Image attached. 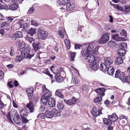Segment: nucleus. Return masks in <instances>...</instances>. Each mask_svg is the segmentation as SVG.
<instances>
[{
  "label": "nucleus",
  "instance_id": "obj_1",
  "mask_svg": "<svg viewBox=\"0 0 130 130\" xmlns=\"http://www.w3.org/2000/svg\"><path fill=\"white\" fill-rule=\"evenodd\" d=\"M48 32L44 30L43 27L40 28L37 31V36L39 39L42 40H45L48 35Z\"/></svg>",
  "mask_w": 130,
  "mask_h": 130
},
{
  "label": "nucleus",
  "instance_id": "obj_2",
  "mask_svg": "<svg viewBox=\"0 0 130 130\" xmlns=\"http://www.w3.org/2000/svg\"><path fill=\"white\" fill-rule=\"evenodd\" d=\"M100 109L97 110V108L95 106H94L92 108L91 112L93 116L95 117L94 119L95 118V117L100 115V114H102L101 112L103 108L101 106H100Z\"/></svg>",
  "mask_w": 130,
  "mask_h": 130
},
{
  "label": "nucleus",
  "instance_id": "obj_3",
  "mask_svg": "<svg viewBox=\"0 0 130 130\" xmlns=\"http://www.w3.org/2000/svg\"><path fill=\"white\" fill-rule=\"evenodd\" d=\"M109 35L108 33L103 34L101 39L99 40L98 43L100 44H104L106 43L109 40Z\"/></svg>",
  "mask_w": 130,
  "mask_h": 130
},
{
  "label": "nucleus",
  "instance_id": "obj_4",
  "mask_svg": "<svg viewBox=\"0 0 130 130\" xmlns=\"http://www.w3.org/2000/svg\"><path fill=\"white\" fill-rule=\"evenodd\" d=\"M42 92L43 94V96L49 98H50V97L51 96V93L49 90L44 85H42Z\"/></svg>",
  "mask_w": 130,
  "mask_h": 130
},
{
  "label": "nucleus",
  "instance_id": "obj_5",
  "mask_svg": "<svg viewBox=\"0 0 130 130\" xmlns=\"http://www.w3.org/2000/svg\"><path fill=\"white\" fill-rule=\"evenodd\" d=\"M119 79L123 82L130 83V76H126L123 73H121L119 76Z\"/></svg>",
  "mask_w": 130,
  "mask_h": 130
},
{
  "label": "nucleus",
  "instance_id": "obj_6",
  "mask_svg": "<svg viewBox=\"0 0 130 130\" xmlns=\"http://www.w3.org/2000/svg\"><path fill=\"white\" fill-rule=\"evenodd\" d=\"M23 35L22 32L20 31H17L11 37V39L13 40H15L19 38L22 37Z\"/></svg>",
  "mask_w": 130,
  "mask_h": 130
},
{
  "label": "nucleus",
  "instance_id": "obj_7",
  "mask_svg": "<svg viewBox=\"0 0 130 130\" xmlns=\"http://www.w3.org/2000/svg\"><path fill=\"white\" fill-rule=\"evenodd\" d=\"M64 100L66 104H68L69 105H73L76 104L77 102V99L74 97L68 100L64 99Z\"/></svg>",
  "mask_w": 130,
  "mask_h": 130
},
{
  "label": "nucleus",
  "instance_id": "obj_8",
  "mask_svg": "<svg viewBox=\"0 0 130 130\" xmlns=\"http://www.w3.org/2000/svg\"><path fill=\"white\" fill-rule=\"evenodd\" d=\"M20 116L19 114L16 112L15 113L13 119L14 122L17 124H19L20 123L21 119L20 117Z\"/></svg>",
  "mask_w": 130,
  "mask_h": 130
},
{
  "label": "nucleus",
  "instance_id": "obj_9",
  "mask_svg": "<svg viewBox=\"0 0 130 130\" xmlns=\"http://www.w3.org/2000/svg\"><path fill=\"white\" fill-rule=\"evenodd\" d=\"M55 110L54 109L51 110H47L45 112V117L48 118H52L54 115V112Z\"/></svg>",
  "mask_w": 130,
  "mask_h": 130
},
{
  "label": "nucleus",
  "instance_id": "obj_10",
  "mask_svg": "<svg viewBox=\"0 0 130 130\" xmlns=\"http://www.w3.org/2000/svg\"><path fill=\"white\" fill-rule=\"evenodd\" d=\"M48 106L51 107H54L55 105V102L54 99L52 98H50L48 99Z\"/></svg>",
  "mask_w": 130,
  "mask_h": 130
},
{
  "label": "nucleus",
  "instance_id": "obj_11",
  "mask_svg": "<svg viewBox=\"0 0 130 130\" xmlns=\"http://www.w3.org/2000/svg\"><path fill=\"white\" fill-rule=\"evenodd\" d=\"M32 45L35 52L37 51L39 49H40L41 47L40 43L38 42H33Z\"/></svg>",
  "mask_w": 130,
  "mask_h": 130
},
{
  "label": "nucleus",
  "instance_id": "obj_12",
  "mask_svg": "<svg viewBox=\"0 0 130 130\" xmlns=\"http://www.w3.org/2000/svg\"><path fill=\"white\" fill-rule=\"evenodd\" d=\"M105 90V89L104 88H101L95 89V91L99 94V95L103 96L105 95L104 92Z\"/></svg>",
  "mask_w": 130,
  "mask_h": 130
},
{
  "label": "nucleus",
  "instance_id": "obj_13",
  "mask_svg": "<svg viewBox=\"0 0 130 130\" xmlns=\"http://www.w3.org/2000/svg\"><path fill=\"white\" fill-rule=\"evenodd\" d=\"M85 59L87 60V61L89 62H92L94 61L95 57L94 55L90 54L88 55Z\"/></svg>",
  "mask_w": 130,
  "mask_h": 130
},
{
  "label": "nucleus",
  "instance_id": "obj_14",
  "mask_svg": "<svg viewBox=\"0 0 130 130\" xmlns=\"http://www.w3.org/2000/svg\"><path fill=\"white\" fill-rule=\"evenodd\" d=\"M26 107L29 109L30 112L32 113L34 111V106L31 102H30L29 103H28Z\"/></svg>",
  "mask_w": 130,
  "mask_h": 130
},
{
  "label": "nucleus",
  "instance_id": "obj_15",
  "mask_svg": "<svg viewBox=\"0 0 130 130\" xmlns=\"http://www.w3.org/2000/svg\"><path fill=\"white\" fill-rule=\"evenodd\" d=\"M89 67L92 71H96L98 70L99 66L96 63L94 62L91 63Z\"/></svg>",
  "mask_w": 130,
  "mask_h": 130
},
{
  "label": "nucleus",
  "instance_id": "obj_16",
  "mask_svg": "<svg viewBox=\"0 0 130 130\" xmlns=\"http://www.w3.org/2000/svg\"><path fill=\"white\" fill-rule=\"evenodd\" d=\"M104 62L105 64L108 66L110 65L113 63L112 60L108 57H106L104 58Z\"/></svg>",
  "mask_w": 130,
  "mask_h": 130
},
{
  "label": "nucleus",
  "instance_id": "obj_17",
  "mask_svg": "<svg viewBox=\"0 0 130 130\" xmlns=\"http://www.w3.org/2000/svg\"><path fill=\"white\" fill-rule=\"evenodd\" d=\"M108 118L112 122L116 121L118 118L117 115L114 113L112 115L108 116Z\"/></svg>",
  "mask_w": 130,
  "mask_h": 130
},
{
  "label": "nucleus",
  "instance_id": "obj_18",
  "mask_svg": "<svg viewBox=\"0 0 130 130\" xmlns=\"http://www.w3.org/2000/svg\"><path fill=\"white\" fill-rule=\"evenodd\" d=\"M112 37L113 40L117 41H121L123 40V38L120 37L118 34H116L112 36Z\"/></svg>",
  "mask_w": 130,
  "mask_h": 130
},
{
  "label": "nucleus",
  "instance_id": "obj_19",
  "mask_svg": "<svg viewBox=\"0 0 130 130\" xmlns=\"http://www.w3.org/2000/svg\"><path fill=\"white\" fill-rule=\"evenodd\" d=\"M18 5L16 3H13L9 6V9L12 10H14L17 8Z\"/></svg>",
  "mask_w": 130,
  "mask_h": 130
},
{
  "label": "nucleus",
  "instance_id": "obj_20",
  "mask_svg": "<svg viewBox=\"0 0 130 130\" xmlns=\"http://www.w3.org/2000/svg\"><path fill=\"white\" fill-rule=\"evenodd\" d=\"M49 98L42 95L40 99V101L43 104L46 105L48 102Z\"/></svg>",
  "mask_w": 130,
  "mask_h": 130
},
{
  "label": "nucleus",
  "instance_id": "obj_21",
  "mask_svg": "<svg viewBox=\"0 0 130 130\" xmlns=\"http://www.w3.org/2000/svg\"><path fill=\"white\" fill-rule=\"evenodd\" d=\"M107 73L110 75H112L114 72V69L112 66H109L107 68Z\"/></svg>",
  "mask_w": 130,
  "mask_h": 130
},
{
  "label": "nucleus",
  "instance_id": "obj_22",
  "mask_svg": "<svg viewBox=\"0 0 130 130\" xmlns=\"http://www.w3.org/2000/svg\"><path fill=\"white\" fill-rule=\"evenodd\" d=\"M27 111L26 108L22 109L20 111V115L21 117L23 116L25 117L27 115Z\"/></svg>",
  "mask_w": 130,
  "mask_h": 130
},
{
  "label": "nucleus",
  "instance_id": "obj_23",
  "mask_svg": "<svg viewBox=\"0 0 130 130\" xmlns=\"http://www.w3.org/2000/svg\"><path fill=\"white\" fill-rule=\"evenodd\" d=\"M27 31L28 34L31 36H32L36 33V29L32 27L28 29Z\"/></svg>",
  "mask_w": 130,
  "mask_h": 130
},
{
  "label": "nucleus",
  "instance_id": "obj_24",
  "mask_svg": "<svg viewBox=\"0 0 130 130\" xmlns=\"http://www.w3.org/2000/svg\"><path fill=\"white\" fill-rule=\"evenodd\" d=\"M115 62L117 64H119L122 63L123 62V60L122 58L120 57H117L115 59Z\"/></svg>",
  "mask_w": 130,
  "mask_h": 130
},
{
  "label": "nucleus",
  "instance_id": "obj_25",
  "mask_svg": "<svg viewBox=\"0 0 130 130\" xmlns=\"http://www.w3.org/2000/svg\"><path fill=\"white\" fill-rule=\"evenodd\" d=\"M55 78L56 81L58 83H61L63 80L62 77L59 74H56L55 75Z\"/></svg>",
  "mask_w": 130,
  "mask_h": 130
},
{
  "label": "nucleus",
  "instance_id": "obj_26",
  "mask_svg": "<svg viewBox=\"0 0 130 130\" xmlns=\"http://www.w3.org/2000/svg\"><path fill=\"white\" fill-rule=\"evenodd\" d=\"M34 53L33 51H30L26 55L25 58L30 59L32 57H33L34 56Z\"/></svg>",
  "mask_w": 130,
  "mask_h": 130
},
{
  "label": "nucleus",
  "instance_id": "obj_27",
  "mask_svg": "<svg viewBox=\"0 0 130 130\" xmlns=\"http://www.w3.org/2000/svg\"><path fill=\"white\" fill-rule=\"evenodd\" d=\"M30 50V48L28 46H27L25 47L23 50V54L24 55L25 57L26 55L29 52Z\"/></svg>",
  "mask_w": 130,
  "mask_h": 130
},
{
  "label": "nucleus",
  "instance_id": "obj_28",
  "mask_svg": "<svg viewBox=\"0 0 130 130\" xmlns=\"http://www.w3.org/2000/svg\"><path fill=\"white\" fill-rule=\"evenodd\" d=\"M59 34L60 38H62L64 37V35H65L66 32L64 30L63 28L61 30L59 31Z\"/></svg>",
  "mask_w": 130,
  "mask_h": 130
},
{
  "label": "nucleus",
  "instance_id": "obj_29",
  "mask_svg": "<svg viewBox=\"0 0 130 130\" xmlns=\"http://www.w3.org/2000/svg\"><path fill=\"white\" fill-rule=\"evenodd\" d=\"M55 94L61 98L63 99L64 98L63 95L62 94L61 92L59 90H56Z\"/></svg>",
  "mask_w": 130,
  "mask_h": 130
},
{
  "label": "nucleus",
  "instance_id": "obj_30",
  "mask_svg": "<svg viewBox=\"0 0 130 130\" xmlns=\"http://www.w3.org/2000/svg\"><path fill=\"white\" fill-rule=\"evenodd\" d=\"M23 54H22L21 55L17 56L15 58L16 60L18 61L19 62L25 58V57L24 55L23 56Z\"/></svg>",
  "mask_w": 130,
  "mask_h": 130
},
{
  "label": "nucleus",
  "instance_id": "obj_31",
  "mask_svg": "<svg viewBox=\"0 0 130 130\" xmlns=\"http://www.w3.org/2000/svg\"><path fill=\"white\" fill-rule=\"evenodd\" d=\"M105 64V63H101L100 66V68L101 70L104 71H105L107 69V66Z\"/></svg>",
  "mask_w": 130,
  "mask_h": 130
},
{
  "label": "nucleus",
  "instance_id": "obj_32",
  "mask_svg": "<svg viewBox=\"0 0 130 130\" xmlns=\"http://www.w3.org/2000/svg\"><path fill=\"white\" fill-rule=\"evenodd\" d=\"M94 48V47L93 45L90 44L88 45L86 49L89 53L92 52V51Z\"/></svg>",
  "mask_w": 130,
  "mask_h": 130
},
{
  "label": "nucleus",
  "instance_id": "obj_33",
  "mask_svg": "<svg viewBox=\"0 0 130 130\" xmlns=\"http://www.w3.org/2000/svg\"><path fill=\"white\" fill-rule=\"evenodd\" d=\"M81 54L83 56H85L90 53L87 50L86 48H83L81 52Z\"/></svg>",
  "mask_w": 130,
  "mask_h": 130
},
{
  "label": "nucleus",
  "instance_id": "obj_34",
  "mask_svg": "<svg viewBox=\"0 0 130 130\" xmlns=\"http://www.w3.org/2000/svg\"><path fill=\"white\" fill-rule=\"evenodd\" d=\"M68 1V0H58V3L60 5H65Z\"/></svg>",
  "mask_w": 130,
  "mask_h": 130
},
{
  "label": "nucleus",
  "instance_id": "obj_35",
  "mask_svg": "<svg viewBox=\"0 0 130 130\" xmlns=\"http://www.w3.org/2000/svg\"><path fill=\"white\" fill-rule=\"evenodd\" d=\"M103 122L105 124L110 125L112 123L110 119H107L104 118L103 120Z\"/></svg>",
  "mask_w": 130,
  "mask_h": 130
},
{
  "label": "nucleus",
  "instance_id": "obj_36",
  "mask_svg": "<svg viewBox=\"0 0 130 130\" xmlns=\"http://www.w3.org/2000/svg\"><path fill=\"white\" fill-rule=\"evenodd\" d=\"M26 40L29 41V42L30 43H32V42H34L35 39L33 38L30 37H29L28 36H26Z\"/></svg>",
  "mask_w": 130,
  "mask_h": 130
},
{
  "label": "nucleus",
  "instance_id": "obj_37",
  "mask_svg": "<svg viewBox=\"0 0 130 130\" xmlns=\"http://www.w3.org/2000/svg\"><path fill=\"white\" fill-rule=\"evenodd\" d=\"M9 26V24L7 22H4L2 23L1 27L3 28L7 27Z\"/></svg>",
  "mask_w": 130,
  "mask_h": 130
},
{
  "label": "nucleus",
  "instance_id": "obj_38",
  "mask_svg": "<svg viewBox=\"0 0 130 130\" xmlns=\"http://www.w3.org/2000/svg\"><path fill=\"white\" fill-rule=\"evenodd\" d=\"M58 108L60 110H62L64 107V105L62 103H59L57 105Z\"/></svg>",
  "mask_w": 130,
  "mask_h": 130
},
{
  "label": "nucleus",
  "instance_id": "obj_39",
  "mask_svg": "<svg viewBox=\"0 0 130 130\" xmlns=\"http://www.w3.org/2000/svg\"><path fill=\"white\" fill-rule=\"evenodd\" d=\"M102 100V98L101 96H98L94 98V101L95 103H99L100 102H101Z\"/></svg>",
  "mask_w": 130,
  "mask_h": 130
},
{
  "label": "nucleus",
  "instance_id": "obj_40",
  "mask_svg": "<svg viewBox=\"0 0 130 130\" xmlns=\"http://www.w3.org/2000/svg\"><path fill=\"white\" fill-rule=\"evenodd\" d=\"M27 24L26 23H24L23 24H22V25L20 26V27L22 28L24 31H26L27 30L26 28H27Z\"/></svg>",
  "mask_w": 130,
  "mask_h": 130
},
{
  "label": "nucleus",
  "instance_id": "obj_41",
  "mask_svg": "<svg viewBox=\"0 0 130 130\" xmlns=\"http://www.w3.org/2000/svg\"><path fill=\"white\" fill-rule=\"evenodd\" d=\"M75 52H71L70 53V57L71 58V60L72 61L74 60V59L75 57Z\"/></svg>",
  "mask_w": 130,
  "mask_h": 130
},
{
  "label": "nucleus",
  "instance_id": "obj_42",
  "mask_svg": "<svg viewBox=\"0 0 130 130\" xmlns=\"http://www.w3.org/2000/svg\"><path fill=\"white\" fill-rule=\"evenodd\" d=\"M55 110V112H54V115H56L57 116L59 117L61 115V112L60 111H58L55 109H54Z\"/></svg>",
  "mask_w": 130,
  "mask_h": 130
},
{
  "label": "nucleus",
  "instance_id": "obj_43",
  "mask_svg": "<svg viewBox=\"0 0 130 130\" xmlns=\"http://www.w3.org/2000/svg\"><path fill=\"white\" fill-rule=\"evenodd\" d=\"M71 82L74 84H76L78 83L77 77L76 76L74 75L73 76Z\"/></svg>",
  "mask_w": 130,
  "mask_h": 130
},
{
  "label": "nucleus",
  "instance_id": "obj_44",
  "mask_svg": "<svg viewBox=\"0 0 130 130\" xmlns=\"http://www.w3.org/2000/svg\"><path fill=\"white\" fill-rule=\"evenodd\" d=\"M21 117V121H22V123H26L29 121V120H27L24 116H23Z\"/></svg>",
  "mask_w": 130,
  "mask_h": 130
},
{
  "label": "nucleus",
  "instance_id": "obj_45",
  "mask_svg": "<svg viewBox=\"0 0 130 130\" xmlns=\"http://www.w3.org/2000/svg\"><path fill=\"white\" fill-rule=\"evenodd\" d=\"M6 116L7 119L8 120H9L10 122H12V121L10 116V112H8V114L6 115Z\"/></svg>",
  "mask_w": 130,
  "mask_h": 130
},
{
  "label": "nucleus",
  "instance_id": "obj_46",
  "mask_svg": "<svg viewBox=\"0 0 130 130\" xmlns=\"http://www.w3.org/2000/svg\"><path fill=\"white\" fill-rule=\"evenodd\" d=\"M121 72H120V71L118 70H117L115 74V78H119V75Z\"/></svg>",
  "mask_w": 130,
  "mask_h": 130
},
{
  "label": "nucleus",
  "instance_id": "obj_47",
  "mask_svg": "<svg viewBox=\"0 0 130 130\" xmlns=\"http://www.w3.org/2000/svg\"><path fill=\"white\" fill-rule=\"evenodd\" d=\"M66 9L68 11H70V9H69L70 8V7L71 6V4L70 3H69L68 2H67V3H66Z\"/></svg>",
  "mask_w": 130,
  "mask_h": 130
},
{
  "label": "nucleus",
  "instance_id": "obj_48",
  "mask_svg": "<svg viewBox=\"0 0 130 130\" xmlns=\"http://www.w3.org/2000/svg\"><path fill=\"white\" fill-rule=\"evenodd\" d=\"M120 34L122 36L125 37L126 36V32L124 29H122L121 31L120 32Z\"/></svg>",
  "mask_w": 130,
  "mask_h": 130
},
{
  "label": "nucleus",
  "instance_id": "obj_49",
  "mask_svg": "<svg viewBox=\"0 0 130 130\" xmlns=\"http://www.w3.org/2000/svg\"><path fill=\"white\" fill-rule=\"evenodd\" d=\"M45 116L43 113H41V114H39L37 116V117L39 119H43L44 118Z\"/></svg>",
  "mask_w": 130,
  "mask_h": 130
},
{
  "label": "nucleus",
  "instance_id": "obj_50",
  "mask_svg": "<svg viewBox=\"0 0 130 130\" xmlns=\"http://www.w3.org/2000/svg\"><path fill=\"white\" fill-rule=\"evenodd\" d=\"M35 11V9L33 7H31L30 9H29L27 12V13H28L30 14L32 13Z\"/></svg>",
  "mask_w": 130,
  "mask_h": 130
},
{
  "label": "nucleus",
  "instance_id": "obj_51",
  "mask_svg": "<svg viewBox=\"0 0 130 130\" xmlns=\"http://www.w3.org/2000/svg\"><path fill=\"white\" fill-rule=\"evenodd\" d=\"M100 47L99 46H97L95 48L93 53L94 54H96L98 53V49Z\"/></svg>",
  "mask_w": 130,
  "mask_h": 130
},
{
  "label": "nucleus",
  "instance_id": "obj_52",
  "mask_svg": "<svg viewBox=\"0 0 130 130\" xmlns=\"http://www.w3.org/2000/svg\"><path fill=\"white\" fill-rule=\"evenodd\" d=\"M26 92L28 93H33V91L32 88H29L27 89L26 90Z\"/></svg>",
  "mask_w": 130,
  "mask_h": 130
},
{
  "label": "nucleus",
  "instance_id": "obj_53",
  "mask_svg": "<svg viewBox=\"0 0 130 130\" xmlns=\"http://www.w3.org/2000/svg\"><path fill=\"white\" fill-rule=\"evenodd\" d=\"M31 23L32 25L35 26H38V24L36 21L34 20H31Z\"/></svg>",
  "mask_w": 130,
  "mask_h": 130
},
{
  "label": "nucleus",
  "instance_id": "obj_54",
  "mask_svg": "<svg viewBox=\"0 0 130 130\" xmlns=\"http://www.w3.org/2000/svg\"><path fill=\"white\" fill-rule=\"evenodd\" d=\"M121 47L122 48H126L127 47V44L126 43H123L121 44Z\"/></svg>",
  "mask_w": 130,
  "mask_h": 130
},
{
  "label": "nucleus",
  "instance_id": "obj_55",
  "mask_svg": "<svg viewBox=\"0 0 130 130\" xmlns=\"http://www.w3.org/2000/svg\"><path fill=\"white\" fill-rule=\"evenodd\" d=\"M81 45L79 44H76L75 45V48L76 49H80Z\"/></svg>",
  "mask_w": 130,
  "mask_h": 130
},
{
  "label": "nucleus",
  "instance_id": "obj_56",
  "mask_svg": "<svg viewBox=\"0 0 130 130\" xmlns=\"http://www.w3.org/2000/svg\"><path fill=\"white\" fill-rule=\"evenodd\" d=\"M87 88V87L85 84H83L82 87V89L83 90H85Z\"/></svg>",
  "mask_w": 130,
  "mask_h": 130
},
{
  "label": "nucleus",
  "instance_id": "obj_57",
  "mask_svg": "<svg viewBox=\"0 0 130 130\" xmlns=\"http://www.w3.org/2000/svg\"><path fill=\"white\" fill-rule=\"evenodd\" d=\"M118 51L120 52H123L124 54H125V50L124 48H119Z\"/></svg>",
  "mask_w": 130,
  "mask_h": 130
},
{
  "label": "nucleus",
  "instance_id": "obj_58",
  "mask_svg": "<svg viewBox=\"0 0 130 130\" xmlns=\"http://www.w3.org/2000/svg\"><path fill=\"white\" fill-rule=\"evenodd\" d=\"M4 72L0 70V79H2L4 77Z\"/></svg>",
  "mask_w": 130,
  "mask_h": 130
},
{
  "label": "nucleus",
  "instance_id": "obj_59",
  "mask_svg": "<svg viewBox=\"0 0 130 130\" xmlns=\"http://www.w3.org/2000/svg\"><path fill=\"white\" fill-rule=\"evenodd\" d=\"M12 81L9 82L8 83V85L9 86V88H11L13 87V85H12Z\"/></svg>",
  "mask_w": 130,
  "mask_h": 130
},
{
  "label": "nucleus",
  "instance_id": "obj_60",
  "mask_svg": "<svg viewBox=\"0 0 130 130\" xmlns=\"http://www.w3.org/2000/svg\"><path fill=\"white\" fill-rule=\"evenodd\" d=\"M119 119H125L127 121V118L124 115H122L119 117Z\"/></svg>",
  "mask_w": 130,
  "mask_h": 130
},
{
  "label": "nucleus",
  "instance_id": "obj_61",
  "mask_svg": "<svg viewBox=\"0 0 130 130\" xmlns=\"http://www.w3.org/2000/svg\"><path fill=\"white\" fill-rule=\"evenodd\" d=\"M4 106V104L1 101H0V109H2Z\"/></svg>",
  "mask_w": 130,
  "mask_h": 130
},
{
  "label": "nucleus",
  "instance_id": "obj_62",
  "mask_svg": "<svg viewBox=\"0 0 130 130\" xmlns=\"http://www.w3.org/2000/svg\"><path fill=\"white\" fill-rule=\"evenodd\" d=\"M23 23V20H20L18 21V24L20 26L22 25V24Z\"/></svg>",
  "mask_w": 130,
  "mask_h": 130
},
{
  "label": "nucleus",
  "instance_id": "obj_63",
  "mask_svg": "<svg viewBox=\"0 0 130 130\" xmlns=\"http://www.w3.org/2000/svg\"><path fill=\"white\" fill-rule=\"evenodd\" d=\"M124 7L125 9L124 10L130 8V4L125 6Z\"/></svg>",
  "mask_w": 130,
  "mask_h": 130
},
{
  "label": "nucleus",
  "instance_id": "obj_64",
  "mask_svg": "<svg viewBox=\"0 0 130 130\" xmlns=\"http://www.w3.org/2000/svg\"><path fill=\"white\" fill-rule=\"evenodd\" d=\"M117 10L121 11H124V8L121 7L119 6Z\"/></svg>",
  "mask_w": 130,
  "mask_h": 130
}]
</instances>
